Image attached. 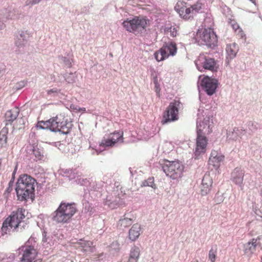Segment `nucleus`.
Wrapping results in <instances>:
<instances>
[{
  "label": "nucleus",
  "mask_w": 262,
  "mask_h": 262,
  "mask_svg": "<svg viewBox=\"0 0 262 262\" xmlns=\"http://www.w3.org/2000/svg\"><path fill=\"white\" fill-rule=\"evenodd\" d=\"M213 181L210 175L205 174L202 182V186L201 192L202 195H205L208 194L212 188Z\"/></svg>",
  "instance_id": "nucleus-17"
},
{
  "label": "nucleus",
  "mask_w": 262,
  "mask_h": 262,
  "mask_svg": "<svg viewBox=\"0 0 262 262\" xmlns=\"http://www.w3.org/2000/svg\"><path fill=\"white\" fill-rule=\"evenodd\" d=\"M143 185L144 186H150L154 189L156 188V185L154 184V178H149L147 180L144 181L143 182Z\"/></svg>",
  "instance_id": "nucleus-31"
},
{
  "label": "nucleus",
  "mask_w": 262,
  "mask_h": 262,
  "mask_svg": "<svg viewBox=\"0 0 262 262\" xmlns=\"http://www.w3.org/2000/svg\"><path fill=\"white\" fill-rule=\"evenodd\" d=\"M260 196L262 197V188H261L260 189Z\"/></svg>",
  "instance_id": "nucleus-44"
},
{
  "label": "nucleus",
  "mask_w": 262,
  "mask_h": 262,
  "mask_svg": "<svg viewBox=\"0 0 262 262\" xmlns=\"http://www.w3.org/2000/svg\"><path fill=\"white\" fill-rule=\"evenodd\" d=\"M79 110H78V112H85L86 111V109L85 107H79Z\"/></svg>",
  "instance_id": "nucleus-41"
},
{
  "label": "nucleus",
  "mask_w": 262,
  "mask_h": 262,
  "mask_svg": "<svg viewBox=\"0 0 262 262\" xmlns=\"http://www.w3.org/2000/svg\"><path fill=\"white\" fill-rule=\"evenodd\" d=\"M177 52V45L175 42H169L164 44L159 50L154 53L156 60L159 62L168 58L170 56H174Z\"/></svg>",
  "instance_id": "nucleus-7"
},
{
  "label": "nucleus",
  "mask_w": 262,
  "mask_h": 262,
  "mask_svg": "<svg viewBox=\"0 0 262 262\" xmlns=\"http://www.w3.org/2000/svg\"><path fill=\"white\" fill-rule=\"evenodd\" d=\"M77 244L81 251L83 252H93L94 251L95 247L93 246V243L92 242L80 240V242H78Z\"/></svg>",
  "instance_id": "nucleus-21"
},
{
  "label": "nucleus",
  "mask_w": 262,
  "mask_h": 262,
  "mask_svg": "<svg viewBox=\"0 0 262 262\" xmlns=\"http://www.w3.org/2000/svg\"><path fill=\"white\" fill-rule=\"evenodd\" d=\"M177 31L175 28H170V35L172 37H175L177 36Z\"/></svg>",
  "instance_id": "nucleus-38"
},
{
  "label": "nucleus",
  "mask_w": 262,
  "mask_h": 262,
  "mask_svg": "<svg viewBox=\"0 0 262 262\" xmlns=\"http://www.w3.org/2000/svg\"><path fill=\"white\" fill-rule=\"evenodd\" d=\"M253 4L256 5V0H250Z\"/></svg>",
  "instance_id": "nucleus-42"
},
{
  "label": "nucleus",
  "mask_w": 262,
  "mask_h": 262,
  "mask_svg": "<svg viewBox=\"0 0 262 262\" xmlns=\"http://www.w3.org/2000/svg\"><path fill=\"white\" fill-rule=\"evenodd\" d=\"M140 255V249L136 246L133 247L130 251L128 262H138Z\"/></svg>",
  "instance_id": "nucleus-23"
},
{
  "label": "nucleus",
  "mask_w": 262,
  "mask_h": 262,
  "mask_svg": "<svg viewBox=\"0 0 262 262\" xmlns=\"http://www.w3.org/2000/svg\"><path fill=\"white\" fill-rule=\"evenodd\" d=\"M180 104V101L176 100H173L169 103L163 114V119L161 121L162 124L174 121L178 119V107Z\"/></svg>",
  "instance_id": "nucleus-9"
},
{
  "label": "nucleus",
  "mask_w": 262,
  "mask_h": 262,
  "mask_svg": "<svg viewBox=\"0 0 262 262\" xmlns=\"http://www.w3.org/2000/svg\"><path fill=\"white\" fill-rule=\"evenodd\" d=\"M226 51L227 53V59H232L235 57L238 51V45L234 42L227 45Z\"/></svg>",
  "instance_id": "nucleus-19"
},
{
  "label": "nucleus",
  "mask_w": 262,
  "mask_h": 262,
  "mask_svg": "<svg viewBox=\"0 0 262 262\" xmlns=\"http://www.w3.org/2000/svg\"><path fill=\"white\" fill-rule=\"evenodd\" d=\"M132 223L133 220L132 219L124 217L119 221L118 226L122 228H126L130 226Z\"/></svg>",
  "instance_id": "nucleus-26"
},
{
  "label": "nucleus",
  "mask_w": 262,
  "mask_h": 262,
  "mask_svg": "<svg viewBox=\"0 0 262 262\" xmlns=\"http://www.w3.org/2000/svg\"><path fill=\"white\" fill-rule=\"evenodd\" d=\"M72 127V121L64 113L58 114L56 117L47 121H39L36 125L38 128L49 129L55 132H60L64 134L69 133Z\"/></svg>",
  "instance_id": "nucleus-1"
},
{
  "label": "nucleus",
  "mask_w": 262,
  "mask_h": 262,
  "mask_svg": "<svg viewBox=\"0 0 262 262\" xmlns=\"http://www.w3.org/2000/svg\"><path fill=\"white\" fill-rule=\"evenodd\" d=\"M202 86L209 95H212L215 92L217 88V80L208 76L204 77L202 80Z\"/></svg>",
  "instance_id": "nucleus-14"
},
{
  "label": "nucleus",
  "mask_w": 262,
  "mask_h": 262,
  "mask_svg": "<svg viewBox=\"0 0 262 262\" xmlns=\"http://www.w3.org/2000/svg\"><path fill=\"white\" fill-rule=\"evenodd\" d=\"M216 253H217V249L211 248L209 251L208 254V258L211 261V262H215L216 258Z\"/></svg>",
  "instance_id": "nucleus-30"
},
{
  "label": "nucleus",
  "mask_w": 262,
  "mask_h": 262,
  "mask_svg": "<svg viewBox=\"0 0 262 262\" xmlns=\"http://www.w3.org/2000/svg\"><path fill=\"white\" fill-rule=\"evenodd\" d=\"M177 52V45L175 42H169L164 44L159 50L154 53L156 60L159 62L168 58L170 56H174Z\"/></svg>",
  "instance_id": "nucleus-8"
},
{
  "label": "nucleus",
  "mask_w": 262,
  "mask_h": 262,
  "mask_svg": "<svg viewBox=\"0 0 262 262\" xmlns=\"http://www.w3.org/2000/svg\"><path fill=\"white\" fill-rule=\"evenodd\" d=\"M33 153L37 158L39 159H41L42 155L38 148L34 147L33 149Z\"/></svg>",
  "instance_id": "nucleus-33"
},
{
  "label": "nucleus",
  "mask_w": 262,
  "mask_h": 262,
  "mask_svg": "<svg viewBox=\"0 0 262 262\" xmlns=\"http://www.w3.org/2000/svg\"><path fill=\"white\" fill-rule=\"evenodd\" d=\"M25 212V210H23L22 209H20V210H19V209H17V216L18 215V213H20V214L21 215V216L20 217V219H24L25 217V215L24 214Z\"/></svg>",
  "instance_id": "nucleus-36"
},
{
  "label": "nucleus",
  "mask_w": 262,
  "mask_h": 262,
  "mask_svg": "<svg viewBox=\"0 0 262 262\" xmlns=\"http://www.w3.org/2000/svg\"><path fill=\"white\" fill-rule=\"evenodd\" d=\"M115 144L110 137L107 138L104 137L100 143V146L103 147H112Z\"/></svg>",
  "instance_id": "nucleus-29"
},
{
  "label": "nucleus",
  "mask_w": 262,
  "mask_h": 262,
  "mask_svg": "<svg viewBox=\"0 0 262 262\" xmlns=\"http://www.w3.org/2000/svg\"><path fill=\"white\" fill-rule=\"evenodd\" d=\"M232 181L236 184L241 185L243 183L244 172L240 168H236L231 173Z\"/></svg>",
  "instance_id": "nucleus-20"
},
{
  "label": "nucleus",
  "mask_w": 262,
  "mask_h": 262,
  "mask_svg": "<svg viewBox=\"0 0 262 262\" xmlns=\"http://www.w3.org/2000/svg\"><path fill=\"white\" fill-rule=\"evenodd\" d=\"M7 134H8V129L6 127L2 128L0 132V146L1 147H3L6 145L7 139Z\"/></svg>",
  "instance_id": "nucleus-25"
},
{
  "label": "nucleus",
  "mask_w": 262,
  "mask_h": 262,
  "mask_svg": "<svg viewBox=\"0 0 262 262\" xmlns=\"http://www.w3.org/2000/svg\"><path fill=\"white\" fill-rule=\"evenodd\" d=\"M209 120H204L200 122L197 126V130L199 128H201L202 130V135L209 134L212 132V125L209 124Z\"/></svg>",
  "instance_id": "nucleus-24"
},
{
  "label": "nucleus",
  "mask_w": 262,
  "mask_h": 262,
  "mask_svg": "<svg viewBox=\"0 0 262 262\" xmlns=\"http://www.w3.org/2000/svg\"><path fill=\"white\" fill-rule=\"evenodd\" d=\"M5 118L6 121V125H8L9 124H11L12 122L16 119V115L15 113L10 110L8 111L5 114Z\"/></svg>",
  "instance_id": "nucleus-27"
},
{
  "label": "nucleus",
  "mask_w": 262,
  "mask_h": 262,
  "mask_svg": "<svg viewBox=\"0 0 262 262\" xmlns=\"http://www.w3.org/2000/svg\"><path fill=\"white\" fill-rule=\"evenodd\" d=\"M163 169L167 176L172 179L180 178L184 170V165L179 161H166Z\"/></svg>",
  "instance_id": "nucleus-5"
},
{
  "label": "nucleus",
  "mask_w": 262,
  "mask_h": 262,
  "mask_svg": "<svg viewBox=\"0 0 262 262\" xmlns=\"http://www.w3.org/2000/svg\"><path fill=\"white\" fill-rule=\"evenodd\" d=\"M35 179L26 174H21L17 179V200L27 201L34 198Z\"/></svg>",
  "instance_id": "nucleus-2"
},
{
  "label": "nucleus",
  "mask_w": 262,
  "mask_h": 262,
  "mask_svg": "<svg viewBox=\"0 0 262 262\" xmlns=\"http://www.w3.org/2000/svg\"><path fill=\"white\" fill-rule=\"evenodd\" d=\"M196 37L199 40L204 42L206 45L211 47L215 46L217 42V36L212 29L202 28L198 30Z\"/></svg>",
  "instance_id": "nucleus-10"
},
{
  "label": "nucleus",
  "mask_w": 262,
  "mask_h": 262,
  "mask_svg": "<svg viewBox=\"0 0 262 262\" xmlns=\"http://www.w3.org/2000/svg\"><path fill=\"white\" fill-rule=\"evenodd\" d=\"M154 82L156 85V86H157L158 85V78L157 76L154 77Z\"/></svg>",
  "instance_id": "nucleus-40"
},
{
  "label": "nucleus",
  "mask_w": 262,
  "mask_h": 262,
  "mask_svg": "<svg viewBox=\"0 0 262 262\" xmlns=\"http://www.w3.org/2000/svg\"><path fill=\"white\" fill-rule=\"evenodd\" d=\"M236 31L238 32V35L241 38H244L245 37V35L241 29L238 28V29L236 30Z\"/></svg>",
  "instance_id": "nucleus-35"
},
{
  "label": "nucleus",
  "mask_w": 262,
  "mask_h": 262,
  "mask_svg": "<svg viewBox=\"0 0 262 262\" xmlns=\"http://www.w3.org/2000/svg\"><path fill=\"white\" fill-rule=\"evenodd\" d=\"M202 130L200 127L197 130L195 147L194 152L196 157H199L201 155L205 154L206 151L208 140L205 136L202 135Z\"/></svg>",
  "instance_id": "nucleus-12"
},
{
  "label": "nucleus",
  "mask_w": 262,
  "mask_h": 262,
  "mask_svg": "<svg viewBox=\"0 0 262 262\" xmlns=\"http://www.w3.org/2000/svg\"><path fill=\"white\" fill-rule=\"evenodd\" d=\"M13 213L8 217L3 224L2 230L5 234L9 232L10 229L16 228V216L14 212Z\"/></svg>",
  "instance_id": "nucleus-16"
},
{
  "label": "nucleus",
  "mask_w": 262,
  "mask_h": 262,
  "mask_svg": "<svg viewBox=\"0 0 262 262\" xmlns=\"http://www.w3.org/2000/svg\"><path fill=\"white\" fill-rule=\"evenodd\" d=\"M204 4L201 1L185 8H181L179 10L180 16L185 20L191 19L198 13H202L204 10Z\"/></svg>",
  "instance_id": "nucleus-6"
},
{
  "label": "nucleus",
  "mask_w": 262,
  "mask_h": 262,
  "mask_svg": "<svg viewBox=\"0 0 262 262\" xmlns=\"http://www.w3.org/2000/svg\"><path fill=\"white\" fill-rule=\"evenodd\" d=\"M70 107L71 110L75 112H78V110H79V106L75 104H71Z\"/></svg>",
  "instance_id": "nucleus-37"
},
{
  "label": "nucleus",
  "mask_w": 262,
  "mask_h": 262,
  "mask_svg": "<svg viewBox=\"0 0 262 262\" xmlns=\"http://www.w3.org/2000/svg\"><path fill=\"white\" fill-rule=\"evenodd\" d=\"M141 227L140 225L135 224L133 225L129 230V238L132 241H135L140 234Z\"/></svg>",
  "instance_id": "nucleus-22"
},
{
  "label": "nucleus",
  "mask_w": 262,
  "mask_h": 262,
  "mask_svg": "<svg viewBox=\"0 0 262 262\" xmlns=\"http://www.w3.org/2000/svg\"><path fill=\"white\" fill-rule=\"evenodd\" d=\"M41 0H27L26 2V5L32 6L38 4Z\"/></svg>",
  "instance_id": "nucleus-34"
},
{
  "label": "nucleus",
  "mask_w": 262,
  "mask_h": 262,
  "mask_svg": "<svg viewBox=\"0 0 262 262\" xmlns=\"http://www.w3.org/2000/svg\"><path fill=\"white\" fill-rule=\"evenodd\" d=\"M16 171V166L14 167L13 172L12 173V177L11 180L9 183V187L7 189L8 191H11L12 190V186L13 185V183L14 182L15 179V174Z\"/></svg>",
  "instance_id": "nucleus-32"
},
{
  "label": "nucleus",
  "mask_w": 262,
  "mask_h": 262,
  "mask_svg": "<svg viewBox=\"0 0 262 262\" xmlns=\"http://www.w3.org/2000/svg\"><path fill=\"white\" fill-rule=\"evenodd\" d=\"M123 133L122 132H115L111 134L109 137L112 139L113 142L115 144L120 139L123 140Z\"/></svg>",
  "instance_id": "nucleus-28"
},
{
  "label": "nucleus",
  "mask_w": 262,
  "mask_h": 262,
  "mask_svg": "<svg viewBox=\"0 0 262 262\" xmlns=\"http://www.w3.org/2000/svg\"><path fill=\"white\" fill-rule=\"evenodd\" d=\"M76 212L77 209L74 203L61 202L53 213L52 220L58 224L68 223Z\"/></svg>",
  "instance_id": "nucleus-3"
},
{
  "label": "nucleus",
  "mask_w": 262,
  "mask_h": 262,
  "mask_svg": "<svg viewBox=\"0 0 262 262\" xmlns=\"http://www.w3.org/2000/svg\"><path fill=\"white\" fill-rule=\"evenodd\" d=\"M23 252L20 258L21 262H40V259H36L38 252L33 246H26L21 249Z\"/></svg>",
  "instance_id": "nucleus-13"
},
{
  "label": "nucleus",
  "mask_w": 262,
  "mask_h": 262,
  "mask_svg": "<svg viewBox=\"0 0 262 262\" xmlns=\"http://www.w3.org/2000/svg\"><path fill=\"white\" fill-rule=\"evenodd\" d=\"M197 69L201 72L204 70L211 71L214 70L215 61L212 58L204 54H201L195 61Z\"/></svg>",
  "instance_id": "nucleus-11"
},
{
  "label": "nucleus",
  "mask_w": 262,
  "mask_h": 262,
  "mask_svg": "<svg viewBox=\"0 0 262 262\" xmlns=\"http://www.w3.org/2000/svg\"><path fill=\"white\" fill-rule=\"evenodd\" d=\"M224 156L222 154L215 150H212L208 160V164L217 169L220 167L221 163L224 161Z\"/></svg>",
  "instance_id": "nucleus-15"
},
{
  "label": "nucleus",
  "mask_w": 262,
  "mask_h": 262,
  "mask_svg": "<svg viewBox=\"0 0 262 262\" xmlns=\"http://www.w3.org/2000/svg\"><path fill=\"white\" fill-rule=\"evenodd\" d=\"M259 239V237H257L256 238H253L249 241L246 245V253L249 254L254 253L256 251V247L261 245V243L259 241L258 242Z\"/></svg>",
  "instance_id": "nucleus-18"
},
{
  "label": "nucleus",
  "mask_w": 262,
  "mask_h": 262,
  "mask_svg": "<svg viewBox=\"0 0 262 262\" xmlns=\"http://www.w3.org/2000/svg\"><path fill=\"white\" fill-rule=\"evenodd\" d=\"M26 84V81H20L18 85H17V90H19V89H20L24 88Z\"/></svg>",
  "instance_id": "nucleus-39"
},
{
  "label": "nucleus",
  "mask_w": 262,
  "mask_h": 262,
  "mask_svg": "<svg viewBox=\"0 0 262 262\" xmlns=\"http://www.w3.org/2000/svg\"><path fill=\"white\" fill-rule=\"evenodd\" d=\"M149 20L142 16H135L132 19H127L122 23L125 30L135 34L141 32L147 26Z\"/></svg>",
  "instance_id": "nucleus-4"
},
{
  "label": "nucleus",
  "mask_w": 262,
  "mask_h": 262,
  "mask_svg": "<svg viewBox=\"0 0 262 262\" xmlns=\"http://www.w3.org/2000/svg\"><path fill=\"white\" fill-rule=\"evenodd\" d=\"M20 223H21V222H17V228L20 226Z\"/></svg>",
  "instance_id": "nucleus-43"
}]
</instances>
